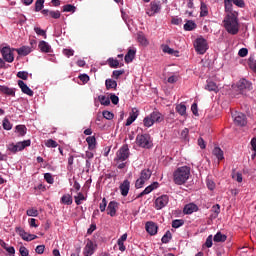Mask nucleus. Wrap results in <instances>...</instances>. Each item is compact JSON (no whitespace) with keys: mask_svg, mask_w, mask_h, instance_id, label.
<instances>
[{"mask_svg":"<svg viewBox=\"0 0 256 256\" xmlns=\"http://www.w3.org/2000/svg\"><path fill=\"white\" fill-rule=\"evenodd\" d=\"M224 27L230 35H237L239 33V20L237 19V13L230 12L224 18Z\"/></svg>","mask_w":256,"mask_h":256,"instance_id":"obj_1","label":"nucleus"},{"mask_svg":"<svg viewBox=\"0 0 256 256\" xmlns=\"http://www.w3.org/2000/svg\"><path fill=\"white\" fill-rule=\"evenodd\" d=\"M191 175V168L188 166H182L177 168V170L173 174L174 183L176 185H185L189 180V176Z\"/></svg>","mask_w":256,"mask_h":256,"instance_id":"obj_2","label":"nucleus"},{"mask_svg":"<svg viewBox=\"0 0 256 256\" xmlns=\"http://www.w3.org/2000/svg\"><path fill=\"white\" fill-rule=\"evenodd\" d=\"M136 143L139 147H143L144 149H151V147H153L151 135L149 134H138L136 137Z\"/></svg>","mask_w":256,"mask_h":256,"instance_id":"obj_3","label":"nucleus"},{"mask_svg":"<svg viewBox=\"0 0 256 256\" xmlns=\"http://www.w3.org/2000/svg\"><path fill=\"white\" fill-rule=\"evenodd\" d=\"M194 49L199 53V55H205L207 53V49H209V44H207V40L203 37H199L194 42Z\"/></svg>","mask_w":256,"mask_h":256,"instance_id":"obj_4","label":"nucleus"},{"mask_svg":"<svg viewBox=\"0 0 256 256\" xmlns=\"http://www.w3.org/2000/svg\"><path fill=\"white\" fill-rule=\"evenodd\" d=\"M163 7V3L159 0H153L151 3H150V9H148L146 11L147 15L149 17H153L155 15H157V13H161V9Z\"/></svg>","mask_w":256,"mask_h":256,"instance_id":"obj_5","label":"nucleus"},{"mask_svg":"<svg viewBox=\"0 0 256 256\" xmlns=\"http://www.w3.org/2000/svg\"><path fill=\"white\" fill-rule=\"evenodd\" d=\"M232 118L234 121V124L238 127H245L247 125V116L241 112L234 111L232 112Z\"/></svg>","mask_w":256,"mask_h":256,"instance_id":"obj_6","label":"nucleus"},{"mask_svg":"<svg viewBox=\"0 0 256 256\" xmlns=\"http://www.w3.org/2000/svg\"><path fill=\"white\" fill-rule=\"evenodd\" d=\"M13 51H15V49H11L9 46H5L0 50L1 55L6 63H13V61H15V54H13Z\"/></svg>","mask_w":256,"mask_h":256,"instance_id":"obj_7","label":"nucleus"},{"mask_svg":"<svg viewBox=\"0 0 256 256\" xmlns=\"http://www.w3.org/2000/svg\"><path fill=\"white\" fill-rule=\"evenodd\" d=\"M237 89L240 91L241 95H247V92L253 89V84H251L247 79H241L237 83Z\"/></svg>","mask_w":256,"mask_h":256,"instance_id":"obj_8","label":"nucleus"},{"mask_svg":"<svg viewBox=\"0 0 256 256\" xmlns=\"http://www.w3.org/2000/svg\"><path fill=\"white\" fill-rule=\"evenodd\" d=\"M129 159V146L123 145L116 153V161H127Z\"/></svg>","mask_w":256,"mask_h":256,"instance_id":"obj_9","label":"nucleus"},{"mask_svg":"<svg viewBox=\"0 0 256 256\" xmlns=\"http://www.w3.org/2000/svg\"><path fill=\"white\" fill-rule=\"evenodd\" d=\"M97 251V244H95L92 240H87L86 245L83 250L84 256H91Z\"/></svg>","mask_w":256,"mask_h":256,"instance_id":"obj_10","label":"nucleus"},{"mask_svg":"<svg viewBox=\"0 0 256 256\" xmlns=\"http://www.w3.org/2000/svg\"><path fill=\"white\" fill-rule=\"evenodd\" d=\"M168 203H169V196L162 195L155 200V208L158 210L163 209V207H167Z\"/></svg>","mask_w":256,"mask_h":256,"instance_id":"obj_11","label":"nucleus"},{"mask_svg":"<svg viewBox=\"0 0 256 256\" xmlns=\"http://www.w3.org/2000/svg\"><path fill=\"white\" fill-rule=\"evenodd\" d=\"M145 229L149 235H157V231L159 229V226L153 221L146 222Z\"/></svg>","mask_w":256,"mask_h":256,"instance_id":"obj_12","label":"nucleus"},{"mask_svg":"<svg viewBox=\"0 0 256 256\" xmlns=\"http://www.w3.org/2000/svg\"><path fill=\"white\" fill-rule=\"evenodd\" d=\"M119 207V203L116 201H110L107 207V214L110 215V217H115L117 215V209Z\"/></svg>","mask_w":256,"mask_h":256,"instance_id":"obj_13","label":"nucleus"},{"mask_svg":"<svg viewBox=\"0 0 256 256\" xmlns=\"http://www.w3.org/2000/svg\"><path fill=\"white\" fill-rule=\"evenodd\" d=\"M18 86L20 87L22 93L28 95L29 97H33V90H31V88H29V86H27L23 80H18Z\"/></svg>","mask_w":256,"mask_h":256,"instance_id":"obj_14","label":"nucleus"},{"mask_svg":"<svg viewBox=\"0 0 256 256\" xmlns=\"http://www.w3.org/2000/svg\"><path fill=\"white\" fill-rule=\"evenodd\" d=\"M129 189H131V182H129V180H124L122 184H120L121 195L127 197V195H129Z\"/></svg>","mask_w":256,"mask_h":256,"instance_id":"obj_15","label":"nucleus"},{"mask_svg":"<svg viewBox=\"0 0 256 256\" xmlns=\"http://www.w3.org/2000/svg\"><path fill=\"white\" fill-rule=\"evenodd\" d=\"M157 187H159V182H154L151 185H149L148 187H146L139 195V197H143L144 195H149V193H151L152 191H155V189H157Z\"/></svg>","mask_w":256,"mask_h":256,"instance_id":"obj_16","label":"nucleus"},{"mask_svg":"<svg viewBox=\"0 0 256 256\" xmlns=\"http://www.w3.org/2000/svg\"><path fill=\"white\" fill-rule=\"evenodd\" d=\"M197 211H199V207L196 204H194V203L187 204L184 207L185 215H191L192 213H195Z\"/></svg>","mask_w":256,"mask_h":256,"instance_id":"obj_17","label":"nucleus"},{"mask_svg":"<svg viewBox=\"0 0 256 256\" xmlns=\"http://www.w3.org/2000/svg\"><path fill=\"white\" fill-rule=\"evenodd\" d=\"M0 93H3V95H8L9 97H15V89L9 88L8 86L0 85Z\"/></svg>","mask_w":256,"mask_h":256,"instance_id":"obj_18","label":"nucleus"},{"mask_svg":"<svg viewBox=\"0 0 256 256\" xmlns=\"http://www.w3.org/2000/svg\"><path fill=\"white\" fill-rule=\"evenodd\" d=\"M15 51L18 53V55L22 57H27V55H29V53H31L33 49H31V47L29 46H22L20 48L15 49Z\"/></svg>","mask_w":256,"mask_h":256,"instance_id":"obj_19","label":"nucleus"},{"mask_svg":"<svg viewBox=\"0 0 256 256\" xmlns=\"http://www.w3.org/2000/svg\"><path fill=\"white\" fill-rule=\"evenodd\" d=\"M38 47L42 53H51V45L45 42V40L40 41Z\"/></svg>","mask_w":256,"mask_h":256,"instance_id":"obj_20","label":"nucleus"},{"mask_svg":"<svg viewBox=\"0 0 256 256\" xmlns=\"http://www.w3.org/2000/svg\"><path fill=\"white\" fill-rule=\"evenodd\" d=\"M149 116L153 123H161V121L164 119L163 114H161L159 111H154Z\"/></svg>","mask_w":256,"mask_h":256,"instance_id":"obj_21","label":"nucleus"},{"mask_svg":"<svg viewBox=\"0 0 256 256\" xmlns=\"http://www.w3.org/2000/svg\"><path fill=\"white\" fill-rule=\"evenodd\" d=\"M137 53V50L135 49H129L127 54L124 57L125 63H132L133 59H135V55Z\"/></svg>","mask_w":256,"mask_h":256,"instance_id":"obj_22","label":"nucleus"},{"mask_svg":"<svg viewBox=\"0 0 256 256\" xmlns=\"http://www.w3.org/2000/svg\"><path fill=\"white\" fill-rule=\"evenodd\" d=\"M86 143L88 144V149L90 151H93V149H95L97 145V139L95 138V136H89L86 138Z\"/></svg>","mask_w":256,"mask_h":256,"instance_id":"obj_23","label":"nucleus"},{"mask_svg":"<svg viewBox=\"0 0 256 256\" xmlns=\"http://www.w3.org/2000/svg\"><path fill=\"white\" fill-rule=\"evenodd\" d=\"M212 154L214 155V157H216L218 159V161H223V159H225L223 150H221V148H219L217 146L214 147Z\"/></svg>","mask_w":256,"mask_h":256,"instance_id":"obj_24","label":"nucleus"},{"mask_svg":"<svg viewBox=\"0 0 256 256\" xmlns=\"http://www.w3.org/2000/svg\"><path fill=\"white\" fill-rule=\"evenodd\" d=\"M26 147H31V140H24L16 143V149L18 152L23 151Z\"/></svg>","mask_w":256,"mask_h":256,"instance_id":"obj_25","label":"nucleus"},{"mask_svg":"<svg viewBox=\"0 0 256 256\" xmlns=\"http://www.w3.org/2000/svg\"><path fill=\"white\" fill-rule=\"evenodd\" d=\"M15 133H18V137H25L27 135V127L25 125H17Z\"/></svg>","mask_w":256,"mask_h":256,"instance_id":"obj_26","label":"nucleus"},{"mask_svg":"<svg viewBox=\"0 0 256 256\" xmlns=\"http://www.w3.org/2000/svg\"><path fill=\"white\" fill-rule=\"evenodd\" d=\"M151 175H153V172L150 169H144L140 173V179L147 182L151 179Z\"/></svg>","mask_w":256,"mask_h":256,"instance_id":"obj_27","label":"nucleus"},{"mask_svg":"<svg viewBox=\"0 0 256 256\" xmlns=\"http://www.w3.org/2000/svg\"><path fill=\"white\" fill-rule=\"evenodd\" d=\"M137 41L140 43V45H143L144 47H147L149 45V41L147 40V37H145V34L143 32H139L137 34Z\"/></svg>","mask_w":256,"mask_h":256,"instance_id":"obj_28","label":"nucleus"},{"mask_svg":"<svg viewBox=\"0 0 256 256\" xmlns=\"http://www.w3.org/2000/svg\"><path fill=\"white\" fill-rule=\"evenodd\" d=\"M213 240L215 243H225L227 241V235L218 232L215 234Z\"/></svg>","mask_w":256,"mask_h":256,"instance_id":"obj_29","label":"nucleus"},{"mask_svg":"<svg viewBox=\"0 0 256 256\" xmlns=\"http://www.w3.org/2000/svg\"><path fill=\"white\" fill-rule=\"evenodd\" d=\"M16 233L21 237V239H23V241H27L29 233H27L23 228L16 227Z\"/></svg>","mask_w":256,"mask_h":256,"instance_id":"obj_30","label":"nucleus"},{"mask_svg":"<svg viewBox=\"0 0 256 256\" xmlns=\"http://www.w3.org/2000/svg\"><path fill=\"white\" fill-rule=\"evenodd\" d=\"M205 89L207 91H214L215 93H217V91H219V87H217V84L213 81H208L207 85L205 86Z\"/></svg>","mask_w":256,"mask_h":256,"instance_id":"obj_31","label":"nucleus"},{"mask_svg":"<svg viewBox=\"0 0 256 256\" xmlns=\"http://www.w3.org/2000/svg\"><path fill=\"white\" fill-rule=\"evenodd\" d=\"M61 203L64 205H73V197L69 194H65L61 197Z\"/></svg>","mask_w":256,"mask_h":256,"instance_id":"obj_32","label":"nucleus"},{"mask_svg":"<svg viewBox=\"0 0 256 256\" xmlns=\"http://www.w3.org/2000/svg\"><path fill=\"white\" fill-rule=\"evenodd\" d=\"M98 101L105 107H109V105H111V100L105 95L98 96Z\"/></svg>","mask_w":256,"mask_h":256,"instance_id":"obj_33","label":"nucleus"},{"mask_svg":"<svg viewBox=\"0 0 256 256\" xmlns=\"http://www.w3.org/2000/svg\"><path fill=\"white\" fill-rule=\"evenodd\" d=\"M197 28V24L195 22H193V20H188L185 24H184V30L185 31H193V29Z\"/></svg>","mask_w":256,"mask_h":256,"instance_id":"obj_34","label":"nucleus"},{"mask_svg":"<svg viewBox=\"0 0 256 256\" xmlns=\"http://www.w3.org/2000/svg\"><path fill=\"white\" fill-rule=\"evenodd\" d=\"M207 15H209V8L207 7V4H205V2H201L200 17H207Z\"/></svg>","mask_w":256,"mask_h":256,"instance_id":"obj_35","label":"nucleus"},{"mask_svg":"<svg viewBox=\"0 0 256 256\" xmlns=\"http://www.w3.org/2000/svg\"><path fill=\"white\" fill-rule=\"evenodd\" d=\"M106 89L109 91V89H117V81L113 79H107L105 81Z\"/></svg>","mask_w":256,"mask_h":256,"instance_id":"obj_36","label":"nucleus"},{"mask_svg":"<svg viewBox=\"0 0 256 256\" xmlns=\"http://www.w3.org/2000/svg\"><path fill=\"white\" fill-rule=\"evenodd\" d=\"M211 212L213 213L212 217L217 219V217H219V213H221V206L219 204L212 206Z\"/></svg>","mask_w":256,"mask_h":256,"instance_id":"obj_37","label":"nucleus"},{"mask_svg":"<svg viewBox=\"0 0 256 256\" xmlns=\"http://www.w3.org/2000/svg\"><path fill=\"white\" fill-rule=\"evenodd\" d=\"M176 111L179 113V115H185L187 113V106L185 104H178L176 106Z\"/></svg>","mask_w":256,"mask_h":256,"instance_id":"obj_38","label":"nucleus"},{"mask_svg":"<svg viewBox=\"0 0 256 256\" xmlns=\"http://www.w3.org/2000/svg\"><path fill=\"white\" fill-rule=\"evenodd\" d=\"M171 239H173V234H171V231L168 230V231L163 235L161 241H162V243L167 244V243H169V241H171Z\"/></svg>","mask_w":256,"mask_h":256,"instance_id":"obj_39","label":"nucleus"},{"mask_svg":"<svg viewBox=\"0 0 256 256\" xmlns=\"http://www.w3.org/2000/svg\"><path fill=\"white\" fill-rule=\"evenodd\" d=\"M185 225V221L183 219H176L172 221L173 229H179V227H183Z\"/></svg>","mask_w":256,"mask_h":256,"instance_id":"obj_40","label":"nucleus"},{"mask_svg":"<svg viewBox=\"0 0 256 256\" xmlns=\"http://www.w3.org/2000/svg\"><path fill=\"white\" fill-rule=\"evenodd\" d=\"M44 5H45V0H36V2H35V11L37 13H39V11H42Z\"/></svg>","mask_w":256,"mask_h":256,"instance_id":"obj_41","label":"nucleus"},{"mask_svg":"<svg viewBox=\"0 0 256 256\" xmlns=\"http://www.w3.org/2000/svg\"><path fill=\"white\" fill-rule=\"evenodd\" d=\"M77 8L74 5L66 4L63 6V12L64 13H75V10Z\"/></svg>","mask_w":256,"mask_h":256,"instance_id":"obj_42","label":"nucleus"},{"mask_svg":"<svg viewBox=\"0 0 256 256\" xmlns=\"http://www.w3.org/2000/svg\"><path fill=\"white\" fill-rule=\"evenodd\" d=\"M2 126L5 131H11L13 129V124L7 118H4Z\"/></svg>","mask_w":256,"mask_h":256,"instance_id":"obj_43","label":"nucleus"},{"mask_svg":"<svg viewBox=\"0 0 256 256\" xmlns=\"http://www.w3.org/2000/svg\"><path fill=\"white\" fill-rule=\"evenodd\" d=\"M74 199H75V203L76 205H81V201H86L87 198L85 197V195H83V193H78L77 196H74Z\"/></svg>","mask_w":256,"mask_h":256,"instance_id":"obj_44","label":"nucleus"},{"mask_svg":"<svg viewBox=\"0 0 256 256\" xmlns=\"http://www.w3.org/2000/svg\"><path fill=\"white\" fill-rule=\"evenodd\" d=\"M26 215L28 217H39V211L35 208H29L27 211H26Z\"/></svg>","mask_w":256,"mask_h":256,"instance_id":"obj_45","label":"nucleus"},{"mask_svg":"<svg viewBox=\"0 0 256 256\" xmlns=\"http://www.w3.org/2000/svg\"><path fill=\"white\" fill-rule=\"evenodd\" d=\"M108 65L112 69H117V67H119V60L114 59V58H109L108 59Z\"/></svg>","mask_w":256,"mask_h":256,"instance_id":"obj_46","label":"nucleus"},{"mask_svg":"<svg viewBox=\"0 0 256 256\" xmlns=\"http://www.w3.org/2000/svg\"><path fill=\"white\" fill-rule=\"evenodd\" d=\"M144 127H153L155 122H153L151 116H146L143 120Z\"/></svg>","mask_w":256,"mask_h":256,"instance_id":"obj_47","label":"nucleus"},{"mask_svg":"<svg viewBox=\"0 0 256 256\" xmlns=\"http://www.w3.org/2000/svg\"><path fill=\"white\" fill-rule=\"evenodd\" d=\"M232 179H235V181H237L238 183H243V174H241V172H233Z\"/></svg>","mask_w":256,"mask_h":256,"instance_id":"obj_48","label":"nucleus"},{"mask_svg":"<svg viewBox=\"0 0 256 256\" xmlns=\"http://www.w3.org/2000/svg\"><path fill=\"white\" fill-rule=\"evenodd\" d=\"M232 1L233 5H236V7H239L240 9H244L245 7V0H227Z\"/></svg>","mask_w":256,"mask_h":256,"instance_id":"obj_49","label":"nucleus"},{"mask_svg":"<svg viewBox=\"0 0 256 256\" xmlns=\"http://www.w3.org/2000/svg\"><path fill=\"white\" fill-rule=\"evenodd\" d=\"M44 179L49 183V185H53V183H55V179H53V175L51 173H45Z\"/></svg>","mask_w":256,"mask_h":256,"instance_id":"obj_50","label":"nucleus"},{"mask_svg":"<svg viewBox=\"0 0 256 256\" xmlns=\"http://www.w3.org/2000/svg\"><path fill=\"white\" fill-rule=\"evenodd\" d=\"M102 115H103L104 119H107L108 121H111V119H113L115 117V114H113L112 112L107 111V110L103 111Z\"/></svg>","mask_w":256,"mask_h":256,"instance_id":"obj_51","label":"nucleus"},{"mask_svg":"<svg viewBox=\"0 0 256 256\" xmlns=\"http://www.w3.org/2000/svg\"><path fill=\"white\" fill-rule=\"evenodd\" d=\"M34 31L36 34L40 35L41 37H44V39H47V32L39 27H35Z\"/></svg>","mask_w":256,"mask_h":256,"instance_id":"obj_52","label":"nucleus"},{"mask_svg":"<svg viewBox=\"0 0 256 256\" xmlns=\"http://www.w3.org/2000/svg\"><path fill=\"white\" fill-rule=\"evenodd\" d=\"M17 77L19 79H23V81H27V79H29V73L28 72H25V71H19L17 73Z\"/></svg>","mask_w":256,"mask_h":256,"instance_id":"obj_53","label":"nucleus"},{"mask_svg":"<svg viewBox=\"0 0 256 256\" xmlns=\"http://www.w3.org/2000/svg\"><path fill=\"white\" fill-rule=\"evenodd\" d=\"M45 145L49 148H55V147H58V143L57 141L53 140V139H48L46 142H45Z\"/></svg>","mask_w":256,"mask_h":256,"instance_id":"obj_54","label":"nucleus"},{"mask_svg":"<svg viewBox=\"0 0 256 256\" xmlns=\"http://www.w3.org/2000/svg\"><path fill=\"white\" fill-rule=\"evenodd\" d=\"M146 181L145 180H142L141 177H139L137 180H136V183H135V187L136 189H141L144 185H145Z\"/></svg>","mask_w":256,"mask_h":256,"instance_id":"obj_55","label":"nucleus"},{"mask_svg":"<svg viewBox=\"0 0 256 256\" xmlns=\"http://www.w3.org/2000/svg\"><path fill=\"white\" fill-rule=\"evenodd\" d=\"M7 150L10 151L11 153H18V150H17V146L15 143H11V144H8L7 145Z\"/></svg>","mask_w":256,"mask_h":256,"instance_id":"obj_56","label":"nucleus"},{"mask_svg":"<svg viewBox=\"0 0 256 256\" xmlns=\"http://www.w3.org/2000/svg\"><path fill=\"white\" fill-rule=\"evenodd\" d=\"M99 209L101 213L105 212V209H107V199L103 198L102 202L99 204Z\"/></svg>","mask_w":256,"mask_h":256,"instance_id":"obj_57","label":"nucleus"},{"mask_svg":"<svg viewBox=\"0 0 256 256\" xmlns=\"http://www.w3.org/2000/svg\"><path fill=\"white\" fill-rule=\"evenodd\" d=\"M129 117H132V119L135 121L137 117H139V110L137 108H132Z\"/></svg>","mask_w":256,"mask_h":256,"instance_id":"obj_58","label":"nucleus"},{"mask_svg":"<svg viewBox=\"0 0 256 256\" xmlns=\"http://www.w3.org/2000/svg\"><path fill=\"white\" fill-rule=\"evenodd\" d=\"M123 73H125V70H114L112 73V77L114 79H119V77H121V75H123Z\"/></svg>","mask_w":256,"mask_h":256,"instance_id":"obj_59","label":"nucleus"},{"mask_svg":"<svg viewBox=\"0 0 256 256\" xmlns=\"http://www.w3.org/2000/svg\"><path fill=\"white\" fill-rule=\"evenodd\" d=\"M50 17H52V19H60L61 12L59 10H56V11L51 10Z\"/></svg>","mask_w":256,"mask_h":256,"instance_id":"obj_60","label":"nucleus"},{"mask_svg":"<svg viewBox=\"0 0 256 256\" xmlns=\"http://www.w3.org/2000/svg\"><path fill=\"white\" fill-rule=\"evenodd\" d=\"M19 253L21 256H29V250L25 246L20 247Z\"/></svg>","mask_w":256,"mask_h":256,"instance_id":"obj_61","label":"nucleus"},{"mask_svg":"<svg viewBox=\"0 0 256 256\" xmlns=\"http://www.w3.org/2000/svg\"><path fill=\"white\" fill-rule=\"evenodd\" d=\"M110 101L113 103V105L119 104V97L115 94H110Z\"/></svg>","mask_w":256,"mask_h":256,"instance_id":"obj_62","label":"nucleus"},{"mask_svg":"<svg viewBox=\"0 0 256 256\" xmlns=\"http://www.w3.org/2000/svg\"><path fill=\"white\" fill-rule=\"evenodd\" d=\"M233 2L232 1H227V0H224V5H225V9L226 11H232L233 10Z\"/></svg>","mask_w":256,"mask_h":256,"instance_id":"obj_63","label":"nucleus"},{"mask_svg":"<svg viewBox=\"0 0 256 256\" xmlns=\"http://www.w3.org/2000/svg\"><path fill=\"white\" fill-rule=\"evenodd\" d=\"M79 79H80V81H82V83H89V75H87V74H81L80 76H79Z\"/></svg>","mask_w":256,"mask_h":256,"instance_id":"obj_64","label":"nucleus"}]
</instances>
